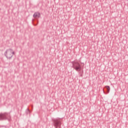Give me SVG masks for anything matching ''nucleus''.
Returning <instances> with one entry per match:
<instances>
[{
  "mask_svg": "<svg viewBox=\"0 0 128 128\" xmlns=\"http://www.w3.org/2000/svg\"><path fill=\"white\" fill-rule=\"evenodd\" d=\"M11 118L10 114L9 112H5L0 113V120H8L10 122Z\"/></svg>",
  "mask_w": 128,
  "mask_h": 128,
  "instance_id": "f257e3e1",
  "label": "nucleus"
},
{
  "mask_svg": "<svg viewBox=\"0 0 128 128\" xmlns=\"http://www.w3.org/2000/svg\"><path fill=\"white\" fill-rule=\"evenodd\" d=\"M4 54L8 60H11L14 54V51L12 48L7 49L4 52Z\"/></svg>",
  "mask_w": 128,
  "mask_h": 128,
  "instance_id": "f03ea898",
  "label": "nucleus"
},
{
  "mask_svg": "<svg viewBox=\"0 0 128 128\" xmlns=\"http://www.w3.org/2000/svg\"><path fill=\"white\" fill-rule=\"evenodd\" d=\"M72 67L74 70H75L76 72H80V70H82V66L80 64L74 61L72 62Z\"/></svg>",
  "mask_w": 128,
  "mask_h": 128,
  "instance_id": "7ed1b4c3",
  "label": "nucleus"
},
{
  "mask_svg": "<svg viewBox=\"0 0 128 128\" xmlns=\"http://www.w3.org/2000/svg\"><path fill=\"white\" fill-rule=\"evenodd\" d=\"M52 122L54 124V126H55L56 128H60V126H62V122H60V119L52 120Z\"/></svg>",
  "mask_w": 128,
  "mask_h": 128,
  "instance_id": "20e7f679",
  "label": "nucleus"
},
{
  "mask_svg": "<svg viewBox=\"0 0 128 128\" xmlns=\"http://www.w3.org/2000/svg\"><path fill=\"white\" fill-rule=\"evenodd\" d=\"M34 18H38L40 16V14L38 12H36L33 15Z\"/></svg>",
  "mask_w": 128,
  "mask_h": 128,
  "instance_id": "39448f33",
  "label": "nucleus"
},
{
  "mask_svg": "<svg viewBox=\"0 0 128 128\" xmlns=\"http://www.w3.org/2000/svg\"><path fill=\"white\" fill-rule=\"evenodd\" d=\"M105 88H106L107 94H108L110 92V86H105Z\"/></svg>",
  "mask_w": 128,
  "mask_h": 128,
  "instance_id": "423d86ee",
  "label": "nucleus"
},
{
  "mask_svg": "<svg viewBox=\"0 0 128 128\" xmlns=\"http://www.w3.org/2000/svg\"><path fill=\"white\" fill-rule=\"evenodd\" d=\"M26 114H30V109L27 108L26 110Z\"/></svg>",
  "mask_w": 128,
  "mask_h": 128,
  "instance_id": "0eeeda50",
  "label": "nucleus"
},
{
  "mask_svg": "<svg viewBox=\"0 0 128 128\" xmlns=\"http://www.w3.org/2000/svg\"><path fill=\"white\" fill-rule=\"evenodd\" d=\"M103 92L104 94H106V92H104V90L103 89Z\"/></svg>",
  "mask_w": 128,
  "mask_h": 128,
  "instance_id": "6e6552de",
  "label": "nucleus"
}]
</instances>
